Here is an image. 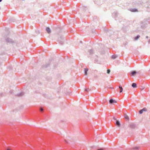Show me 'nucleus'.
<instances>
[{
	"label": "nucleus",
	"instance_id": "nucleus-1",
	"mask_svg": "<svg viewBox=\"0 0 150 150\" xmlns=\"http://www.w3.org/2000/svg\"><path fill=\"white\" fill-rule=\"evenodd\" d=\"M64 40V38L62 36H60L58 38V42L60 44L62 45L63 44Z\"/></svg>",
	"mask_w": 150,
	"mask_h": 150
},
{
	"label": "nucleus",
	"instance_id": "nucleus-2",
	"mask_svg": "<svg viewBox=\"0 0 150 150\" xmlns=\"http://www.w3.org/2000/svg\"><path fill=\"white\" fill-rule=\"evenodd\" d=\"M6 41L8 43L11 44H13L14 42V41L12 39L9 38H7L6 39Z\"/></svg>",
	"mask_w": 150,
	"mask_h": 150
},
{
	"label": "nucleus",
	"instance_id": "nucleus-3",
	"mask_svg": "<svg viewBox=\"0 0 150 150\" xmlns=\"http://www.w3.org/2000/svg\"><path fill=\"white\" fill-rule=\"evenodd\" d=\"M129 126L130 128L132 129H134L135 128L136 125L135 124H134V123H131L129 124Z\"/></svg>",
	"mask_w": 150,
	"mask_h": 150
},
{
	"label": "nucleus",
	"instance_id": "nucleus-4",
	"mask_svg": "<svg viewBox=\"0 0 150 150\" xmlns=\"http://www.w3.org/2000/svg\"><path fill=\"white\" fill-rule=\"evenodd\" d=\"M118 13L117 12H114L112 14V16L113 18H115L118 16Z\"/></svg>",
	"mask_w": 150,
	"mask_h": 150
},
{
	"label": "nucleus",
	"instance_id": "nucleus-5",
	"mask_svg": "<svg viewBox=\"0 0 150 150\" xmlns=\"http://www.w3.org/2000/svg\"><path fill=\"white\" fill-rule=\"evenodd\" d=\"M109 103L110 104H112L113 103H117V102L116 100L112 99H111L109 100Z\"/></svg>",
	"mask_w": 150,
	"mask_h": 150
},
{
	"label": "nucleus",
	"instance_id": "nucleus-6",
	"mask_svg": "<svg viewBox=\"0 0 150 150\" xmlns=\"http://www.w3.org/2000/svg\"><path fill=\"white\" fill-rule=\"evenodd\" d=\"M115 124L118 127H120V124L118 120H116Z\"/></svg>",
	"mask_w": 150,
	"mask_h": 150
},
{
	"label": "nucleus",
	"instance_id": "nucleus-7",
	"mask_svg": "<svg viewBox=\"0 0 150 150\" xmlns=\"http://www.w3.org/2000/svg\"><path fill=\"white\" fill-rule=\"evenodd\" d=\"M129 10L132 12H136L138 11L137 9L136 8H131Z\"/></svg>",
	"mask_w": 150,
	"mask_h": 150
},
{
	"label": "nucleus",
	"instance_id": "nucleus-8",
	"mask_svg": "<svg viewBox=\"0 0 150 150\" xmlns=\"http://www.w3.org/2000/svg\"><path fill=\"white\" fill-rule=\"evenodd\" d=\"M46 30L47 33H50L51 32V30L50 28L49 27H47L46 28Z\"/></svg>",
	"mask_w": 150,
	"mask_h": 150
},
{
	"label": "nucleus",
	"instance_id": "nucleus-9",
	"mask_svg": "<svg viewBox=\"0 0 150 150\" xmlns=\"http://www.w3.org/2000/svg\"><path fill=\"white\" fill-rule=\"evenodd\" d=\"M137 72L136 71H133L131 72V74L132 76H134L135 75L137 74Z\"/></svg>",
	"mask_w": 150,
	"mask_h": 150
},
{
	"label": "nucleus",
	"instance_id": "nucleus-10",
	"mask_svg": "<svg viewBox=\"0 0 150 150\" xmlns=\"http://www.w3.org/2000/svg\"><path fill=\"white\" fill-rule=\"evenodd\" d=\"M88 70V68H86L84 69V73L85 75H87V71Z\"/></svg>",
	"mask_w": 150,
	"mask_h": 150
},
{
	"label": "nucleus",
	"instance_id": "nucleus-11",
	"mask_svg": "<svg viewBox=\"0 0 150 150\" xmlns=\"http://www.w3.org/2000/svg\"><path fill=\"white\" fill-rule=\"evenodd\" d=\"M119 87L120 88V92L121 93L123 91V88L122 87V86L121 85H120L119 86Z\"/></svg>",
	"mask_w": 150,
	"mask_h": 150
},
{
	"label": "nucleus",
	"instance_id": "nucleus-12",
	"mask_svg": "<svg viewBox=\"0 0 150 150\" xmlns=\"http://www.w3.org/2000/svg\"><path fill=\"white\" fill-rule=\"evenodd\" d=\"M124 117H125V118L126 119V120H129V117H128V116L126 115V114H124Z\"/></svg>",
	"mask_w": 150,
	"mask_h": 150
},
{
	"label": "nucleus",
	"instance_id": "nucleus-13",
	"mask_svg": "<svg viewBox=\"0 0 150 150\" xmlns=\"http://www.w3.org/2000/svg\"><path fill=\"white\" fill-rule=\"evenodd\" d=\"M132 86L133 88H136L137 87V84L135 83H133L132 84Z\"/></svg>",
	"mask_w": 150,
	"mask_h": 150
},
{
	"label": "nucleus",
	"instance_id": "nucleus-14",
	"mask_svg": "<svg viewBox=\"0 0 150 150\" xmlns=\"http://www.w3.org/2000/svg\"><path fill=\"white\" fill-rule=\"evenodd\" d=\"M24 94L23 92H21L20 93L17 94V96H23Z\"/></svg>",
	"mask_w": 150,
	"mask_h": 150
},
{
	"label": "nucleus",
	"instance_id": "nucleus-15",
	"mask_svg": "<svg viewBox=\"0 0 150 150\" xmlns=\"http://www.w3.org/2000/svg\"><path fill=\"white\" fill-rule=\"evenodd\" d=\"M140 36L139 35H138L137 36L135 37L134 38V40H137L140 37Z\"/></svg>",
	"mask_w": 150,
	"mask_h": 150
},
{
	"label": "nucleus",
	"instance_id": "nucleus-16",
	"mask_svg": "<svg viewBox=\"0 0 150 150\" xmlns=\"http://www.w3.org/2000/svg\"><path fill=\"white\" fill-rule=\"evenodd\" d=\"M93 50L92 49L89 50V52L90 54H92L93 53Z\"/></svg>",
	"mask_w": 150,
	"mask_h": 150
},
{
	"label": "nucleus",
	"instance_id": "nucleus-17",
	"mask_svg": "<svg viewBox=\"0 0 150 150\" xmlns=\"http://www.w3.org/2000/svg\"><path fill=\"white\" fill-rule=\"evenodd\" d=\"M139 149V147H137V146H136V147L133 148V149H134V150H138Z\"/></svg>",
	"mask_w": 150,
	"mask_h": 150
},
{
	"label": "nucleus",
	"instance_id": "nucleus-18",
	"mask_svg": "<svg viewBox=\"0 0 150 150\" xmlns=\"http://www.w3.org/2000/svg\"><path fill=\"white\" fill-rule=\"evenodd\" d=\"M117 57V56L116 55H113L112 56V59H115Z\"/></svg>",
	"mask_w": 150,
	"mask_h": 150
},
{
	"label": "nucleus",
	"instance_id": "nucleus-19",
	"mask_svg": "<svg viewBox=\"0 0 150 150\" xmlns=\"http://www.w3.org/2000/svg\"><path fill=\"white\" fill-rule=\"evenodd\" d=\"M39 110L40 112H42L43 111L44 109L42 108L41 107L40 108Z\"/></svg>",
	"mask_w": 150,
	"mask_h": 150
},
{
	"label": "nucleus",
	"instance_id": "nucleus-20",
	"mask_svg": "<svg viewBox=\"0 0 150 150\" xmlns=\"http://www.w3.org/2000/svg\"><path fill=\"white\" fill-rule=\"evenodd\" d=\"M85 91H86V92H88L89 91H91V89H89V88H86L85 89Z\"/></svg>",
	"mask_w": 150,
	"mask_h": 150
},
{
	"label": "nucleus",
	"instance_id": "nucleus-21",
	"mask_svg": "<svg viewBox=\"0 0 150 150\" xmlns=\"http://www.w3.org/2000/svg\"><path fill=\"white\" fill-rule=\"evenodd\" d=\"M142 111H147V109L146 108H144L143 109H142Z\"/></svg>",
	"mask_w": 150,
	"mask_h": 150
},
{
	"label": "nucleus",
	"instance_id": "nucleus-22",
	"mask_svg": "<svg viewBox=\"0 0 150 150\" xmlns=\"http://www.w3.org/2000/svg\"><path fill=\"white\" fill-rule=\"evenodd\" d=\"M110 69H108L107 70V73L108 74H109L110 73Z\"/></svg>",
	"mask_w": 150,
	"mask_h": 150
},
{
	"label": "nucleus",
	"instance_id": "nucleus-23",
	"mask_svg": "<svg viewBox=\"0 0 150 150\" xmlns=\"http://www.w3.org/2000/svg\"><path fill=\"white\" fill-rule=\"evenodd\" d=\"M139 112L140 114H142L143 112V111L142 110H141L139 111Z\"/></svg>",
	"mask_w": 150,
	"mask_h": 150
},
{
	"label": "nucleus",
	"instance_id": "nucleus-24",
	"mask_svg": "<svg viewBox=\"0 0 150 150\" xmlns=\"http://www.w3.org/2000/svg\"><path fill=\"white\" fill-rule=\"evenodd\" d=\"M97 150H104V149L103 148H100L98 149Z\"/></svg>",
	"mask_w": 150,
	"mask_h": 150
},
{
	"label": "nucleus",
	"instance_id": "nucleus-25",
	"mask_svg": "<svg viewBox=\"0 0 150 150\" xmlns=\"http://www.w3.org/2000/svg\"><path fill=\"white\" fill-rule=\"evenodd\" d=\"M113 120H115V121H116V120H117L116 119L115 117H113Z\"/></svg>",
	"mask_w": 150,
	"mask_h": 150
},
{
	"label": "nucleus",
	"instance_id": "nucleus-26",
	"mask_svg": "<svg viewBox=\"0 0 150 150\" xmlns=\"http://www.w3.org/2000/svg\"><path fill=\"white\" fill-rule=\"evenodd\" d=\"M0 96H3V93H0Z\"/></svg>",
	"mask_w": 150,
	"mask_h": 150
},
{
	"label": "nucleus",
	"instance_id": "nucleus-27",
	"mask_svg": "<svg viewBox=\"0 0 150 150\" xmlns=\"http://www.w3.org/2000/svg\"><path fill=\"white\" fill-rule=\"evenodd\" d=\"M65 142H66V143H68V142H67V141H66V140H65Z\"/></svg>",
	"mask_w": 150,
	"mask_h": 150
},
{
	"label": "nucleus",
	"instance_id": "nucleus-28",
	"mask_svg": "<svg viewBox=\"0 0 150 150\" xmlns=\"http://www.w3.org/2000/svg\"><path fill=\"white\" fill-rule=\"evenodd\" d=\"M6 150H11L9 148H8Z\"/></svg>",
	"mask_w": 150,
	"mask_h": 150
},
{
	"label": "nucleus",
	"instance_id": "nucleus-29",
	"mask_svg": "<svg viewBox=\"0 0 150 150\" xmlns=\"http://www.w3.org/2000/svg\"><path fill=\"white\" fill-rule=\"evenodd\" d=\"M12 92H13V91H11L10 92V93H12Z\"/></svg>",
	"mask_w": 150,
	"mask_h": 150
},
{
	"label": "nucleus",
	"instance_id": "nucleus-30",
	"mask_svg": "<svg viewBox=\"0 0 150 150\" xmlns=\"http://www.w3.org/2000/svg\"><path fill=\"white\" fill-rule=\"evenodd\" d=\"M2 0H0V2H1Z\"/></svg>",
	"mask_w": 150,
	"mask_h": 150
},
{
	"label": "nucleus",
	"instance_id": "nucleus-31",
	"mask_svg": "<svg viewBox=\"0 0 150 150\" xmlns=\"http://www.w3.org/2000/svg\"><path fill=\"white\" fill-rule=\"evenodd\" d=\"M95 76V77H97V76Z\"/></svg>",
	"mask_w": 150,
	"mask_h": 150
},
{
	"label": "nucleus",
	"instance_id": "nucleus-32",
	"mask_svg": "<svg viewBox=\"0 0 150 150\" xmlns=\"http://www.w3.org/2000/svg\"><path fill=\"white\" fill-rule=\"evenodd\" d=\"M149 42H150V40H149Z\"/></svg>",
	"mask_w": 150,
	"mask_h": 150
},
{
	"label": "nucleus",
	"instance_id": "nucleus-33",
	"mask_svg": "<svg viewBox=\"0 0 150 150\" xmlns=\"http://www.w3.org/2000/svg\"><path fill=\"white\" fill-rule=\"evenodd\" d=\"M148 37L147 36L146 37V38H148Z\"/></svg>",
	"mask_w": 150,
	"mask_h": 150
}]
</instances>
